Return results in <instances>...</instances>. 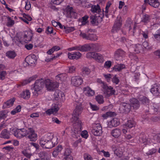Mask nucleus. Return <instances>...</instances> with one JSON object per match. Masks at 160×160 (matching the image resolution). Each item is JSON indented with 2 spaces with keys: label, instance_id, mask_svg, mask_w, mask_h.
<instances>
[{
  "label": "nucleus",
  "instance_id": "nucleus-53",
  "mask_svg": "<svg viewBox=\"0 0 160 160\" xmlns=\"http://www.w3.org/2000/svg\"><path fill=\"white\" fill-rule=\"evenodd\" d=\"M112 62L110 61H106L104 64V67L107 69H108L110 68L111 66Z\"/></svg>",
  "mask_w": 160,
  "mask_h": 160
},
{
  "label": "nucleus",
  "instance_id": "nucleus-20",
  "mask_svg": "<svg viewBox=\"0 0 160 160\" xmlns=\"http://www.w3.org/2000/svg\"><path fill=\"white\" fill-rule=\"evenodd\" d=\"M125 52L122 50L118 49L115 53V58L117 60H121L124 56Z\"/></svg>",
  "mask_w": 160,
  "mask_h": 160
},
{
  "label": "nucleus",
  "instance_id": "nucleus-26",
  "mask_svg": "<svg viewBox=\"0 0 160 160\" xmlns=\"http://www.w3.org/2000/svg\"><path fill=\"white\" fill-rule=\"evenodd\" d=\"M31 92L28 90L23 91L20 94L21 97L25 99H28L30 96Z\"/></svg>",
  "mask_w": 160,
  "mask_h": 160
},
{
  "label": "nucleus",
  "instance_id": "nucleus-38",
  "mask_svg": "<svg viewBox=\"0 0 160 160\" xmlns=\"http://www.w3.org/2000/svg\"><path fill=\"white\" fill-rule=\"evenodd\" d=\"M28 59V63L31 64H35L36 62L37 59L36 56L34 55L32 56L31 57L27 58Z\"/></svg>",
  "mask_w": 160,
  "mask_h": 160
},
{
  "label": "nucleus",
  "instance_id": "nucleus-59",
  "mask_svg": "<svg viewBox=\"0 0 160 160\" xmlns=\"http://www.w3.org/2000/svg\"><path fill=\"white\" fill-rule=\"evenodd\" d=\"M6 116V112L5 111L0 112V120L5 118Z\"/></svg>",
  "mask_w": 160,
  "mask_h": 160
},
{
  "label": "nucleus",
  "instance_id": "nucleus-15",
  "mask_svg": "<svg viewBox=\"0 0 160 160\" xmlns=\"http://www.w3.org/2000/svg\"><path fill=\"white\" fill-rule=\"evenodd\" d=\"M80 35L84 38L92 41H96L98 39V37L96 35L94 34H89L88 35L84 33H81Z\"/></svg>",
  "mask_w": 160,
  "mask_h": 160
},
{
  "label": "nucleus",
  "instance_id": "nucleus-14",
  "mask_svg": "<svg viewBox=\"0 0 160 160\" xmlns=\"http://www.w3.org/2000/svg\"><path fill=\"white\" fill-rule=\"evenodd\" d=\"M59 138V136L57 135L54 136L53 134V138L51 139V142H49L48 145L47 146H48V149L52 148L58 143Z\"/></svg>",
  "mask_w": 160,
  "mask_h": 160
},
{
  "label": "nucleus",
  "instance_id": "nucleus-35",
  "mask_svg": "<svg viewBox=\"0 0 160 160\" xmlns=\"http://www.w3.org/2000/svg\"><path fill=\"white\" fill-rule=\"evenodd\" d=\"M113 150L114 152V154L118 157H121L122 155V151L120 148H117L116 149L113 148Z\"/></svg>",
  "mask_w": 160,
  "mask_h": 160
},
{
  "label": "nucleus",
  "instance_id": "nucleus-3",
  "mask_svg": "<svg viewBox=\"0 0 160 160\" xmlns=\"http://www.w3.org/2000/svg\"><path fill=\"white\" fill-rule=\"evenodd\" d=\"M82 110V108L81 106H77L72 115V120L77 122L78 128L80 127L81 123V121L79 120V116L81 114Z\"/></svg>",
  "mask_w": 160,
  "mask_h": 160
},
{
  "label": "nucleus",
  "instance_id": "nucleus-19",
  "mask_svg": "<svg viewBox=\"0 0 160 160\" xmlns=\"http://www.w3.org/2000/svg\"><path fill=\"white\" fill-rule=\"evenodd\" d=\"M39 156L41 160H51V154L46 152H41L39 153Z\"/></svg>",
  "mask_w": 160,
  "mask_h": 160
},
{
  "label": "nucleus",
  "instance_id": "nucleus-11",
  "mask_svg": "<svg viewBox=\"0 0 160 160\" xmlns=\"http://www.w3.org/2000/svg\"><path fill=\"white\" fill-rule=\"evenodd\" d=\"M54 98L56 100L63 101L64 99V93L59 90H56L54 95Z\"/></svg>",
  "mask_w": 160,
  "mask_h": 160
},
{
  "label": "nucleus",
  "instance_id": "nucleus-22",
  "mask_svg": "<svg viewBox=\"0 0 160 160\" xmlns=\"http://www.w3.org/2000/svg\"><path fill=\"white\" fill-rule=\"evenodd\" d=\"M108 87L110 90H109L108 88H103L104 94H105L106 97H107L114 94L115 93V91L113 89L112 87L111 86H108Z\"/></svg>",
  "mask_w": 160,
  "mask_h": 160
},
{
  "label": "nucleus",
  "instance_id": "nucleus-13",
  "mask_svg": "<svg viewBox=\"0 0 160 160\" xmlns=\"http://www.w3.org/2000/svg\"><path fill=\"white\" fill-rule=\"evenodd\" d=\"M122 21L120 17L117 18L112 29V32H114L120 29L122 24Z\"/></svg>",
  "mask_w": 160,
  "mask_h": 160
},
{
  "label": "nucleus",
  "instance_id": "nucleus-10",
  "mask_svg": "<svg viewBox=\"0 0 160 160\" xmlns=\"http://www.w3.org/2000/svg\"><path fill=\"white\" fill-rule=\"evenodd\" d=\"M92 133L96 136H100L102 134V128L100 124H95L92 131Z\"/></svg>",
  "mask_w": 160,
  "mask_h": 160
},
{
  "label": "nucleus",
  "instance_id": "nucleus-2",
  "mask_svg": "<svg viewBox=\"0 0 160 160\" xmlns=\"http://www.w3.org/2000/svg\"><path fill=\"white\" fill-rule=\"evenodd\" d=\"M44 80L41 79L36 81L32 89L33 93L35 96H37L44 86Z\"/></svg>",
  "mask_w": 160,
  "mask_h": 160
},
{
  "label": "nucleus",
  "instance_id": "nucleus-50",
  "mask_svg": "<svg viewBox=\"0 0 160 160\" xmlns=\"http://www.w3.org/2000/svg\"><path fill=\"white\" fill-rule=\"evenodd\" d=\"M134 47L135 48L134 51L136 53H138L140 52L142 47L140 45H134Z\"/></svg>",
  "mask_w": 160,
  "mask_h": 160
},
{
  "label": "nucleus",
  "instance_id": "nucleus-33",
  "mask_svg": "<svg viewBox=\"0 0 160 160\" xmlns=\"http://www.w3.org/2000/svg\"><path fill=\"white\" fill-rule=\"evenodd\" d=\"M125 68V66L123 64H118L114 66L113 68V69L115 71H120Z\"/></svg>",
  "mask_w": 160,
  "mask_h": 160
},
{
  "label": "nucleus",
  "instance_id": "nucleus-17",
  "mask_svg": "<svg viewBox=\"0 0 160 160\" xmlns=\"http://www.w3.org/2000/svg\"><path fill=\"white\" fill-rule=\"evenodd\" d=\"M32 31L28 30L25 32L23 37L24 40L26 43L31 40L32 37Z\"/></svg>",
  "mask_w": 160,
  "mask_h": 160
},
{
  "label": "nucleus",
  "instance_id": "nucleus-12",
  "mask_svg": "<svg viewBox=\"0 0 160 160\" xmlns=\"http://www.w3.org/2000/svg\"><path fill=\"white\" fill-rule=\"evenodd\" d=\"M28 132L27 135L31 141H34L37 139V135L35 133L34 131L31 128H28Z\"/></svg>",
  "mask_w": 160,
  "mask_h": 160
},
{
  "label": "nucleus",
  "instance_id": "nucleus-23",
  "mask_svg": "<svg viewBox=\"0 0 160 160\" xmlns=\"http://www.w3.org/2000/svg\"><path fill=\"white\" fill-rule=\"evenodd\" d=\"M83 90L85 94L88 96H93L95 94L94 91L88 87L83 88Z\"/></svg>",
  "mask_w": 160,
  "mask_h": 160
},
{
  "label": "nucleus",
  "instance_id": "nucleus-9",
  "mask_svg": "<svg viewBox=\"0 0 160 160\" xmlns=\"http://www.w3.org/2000/svg\"><path fill=\"white\" fill-rule=\"evenodd\" d=\"M83 82V80L79 76H74L72 77L71 80V84L74 86H78L81 85Z\"/></svg>",
  "mask_w": 160,
  "mask_h": 160
},
{
  "label": "nucleus",
  "instance_id": "nucleus-36",
  "mask_svg": "<svg viewBox=\"0 0 160 160\" xmlns=\"http://www.w3.org/2000/svg\"><path fill=\"white\" fill-rule=\"evenodd\" d=\"M0 137L3 138L8 139L9 138V133L6 129L3 130L1 134Z\"/></svg>",
  "mask_w": 160,
  "mask_h": 160
},
{
  "label": "nucleus",
  "instance_id": "nucleus-55",
  "mask_svg": "<svg viewBox=\"0 0 160 160\" xmlns=\"http://www.w3.org/2000/svg\"><path fill=\"white\" fill-rule=\"evenodd\" d=\"M154 36L156 40L160 41V29L157 31L156 34L154 35Z\"/></svg>",
  "mask_w": 160,
  "mask_h": 160
},
{
  "label": "nucleus",
  "instance_id": "nucleus-29",
  "mask_svg": "<svg viewBox=\"0 0 160 160\" xmlns=\"http://www.w3.org/2000/svg\"><path fill=\"white\" fill-rule=\"evenodd\" d=\"M63 156L62 160H70V149L69 147L66 148Z\"/></svg>",
  "mask_w": 160,
  "mask_h": 160
},
{
  "label": "nucleus",
  "instance_id": "nucleus-5",
  "mask_svg": "<svg viewBox=\"0 0 160 160\" xmlns=\"http://www.w3.org/2000/svg\"><path fill=\"white\" fill-rule=\"evenodd\" d=\"M46 87L48 91H53L59 87L58 83L48 79L44 81Z\"/></svg>",
  "mask_w": 160,
  "mask_h": 160
},
{
  "label": "nucleus",
  "instance_id": "nucleus-4",
  "mask_svg": "<svg viewBox=\"0 0 160 160\" xmlns=\"http://www.w3.org/2000/svg\"><path fill=\"white\" fill-rule=\"evenodd\" d=\"M96 48V45L93 44H91L89 45L86 44L82 46H80L78 47H73L71 48V51L75 50H77L81 52H85L91 49H95Z\"/></svg>",
  "mask_w": 160,
  "mask_h": 160
},
{
  "label": "nucleus",
  "instance_id": "nucleus-24",
  "mask_svg": "<svg viewBox=\"0 0 160 160\" xmlns=\"http://www.w3.org/2000/svg\"><path fill=\"white\" fill-rule=\"evenodd\" d=\"M150 91L154 96H158L160 95V86H155L152 88Z\"/></svg>",
  "mask_w": 160,
  "mask_h": 160
},
{
  "label": "nucleus",
  "instance_id": "nucleus-18",
  "mask_svg": "<svg viewBox=\"0 0 160 160\" xmlns=\"http://www.w3.org/2000/svg\"><path fill=\"white\" fill-rule=\"evenodd\" d=\"M120 124L119 119L115 118L108 122V127L112 128L113 127H117Z\"/></svg>",
  "mask_w": 160,
  "mask_h": 160
},
{
  "label": "nucleus",
  "instance_id": "nucleus-32",
  "mask_svg": "<svg viewBox=\"0 0 160 160\" xmlns=\"http://www.w3.org/2000/svg\"><path fill=\"white\" fill-rule=\"evenodd\" d=\"M23 17L20 18V19L27 24H28V21H31L32 20V18L30 16L25 13L23 14Z\"/></svg>",
  "mask_w": 160,
  "mask_h": 160
},
{
  "label": "nucleus",
  "instance_id": "nucleus-61",
  "mask_svg": "<svg viewBox=\"0 0 160 160\" xmlns=\"http://www.w3.org/2000/svg\"><path fill=\"white\" fill-rule=\"evenodd\" d=\"M84 157L85 160H92V158L91 156L87 153L84 154Z\"/></svg>",
  "mask_w": 160,
  "mask_h": 160
},
{
  "label": "nucleus",
  "instance_id": "nucleus-46",
  "mask_svg": "<svg viewBox=\"0 0 160 160\" xmlns=\"http://www.w3.org/2000/svg\"><path fill=\"white\" fill-rule=\"evenodd\" d=\"M66 76L65 74H61L57 76L56 77V78L58 81H62L65 79Z\"/></svg>",
  "mask_w": 160,
  "mask_h": 160
},
{
  "label": "nucleus",
  "instance_id": "nucleus-56",
  "mask_svg": "<svg viewBox=\"0 0 160 160\" xmlns=\"http://www.w3.org/2000/svg\"><path fill=\"white\" fill-rule=\"evenodd\" d=\"M140 99L143 104H147L149 102L148 99L145 97H142L140 98Z\"/></svg>",
  "mask_w": 160,
  "mask_h": 160
},
{
  "label": "nucleus",
  "instance_id": "nucleus-52",
  "mask_svg": "<svg viewBox=\"0 0 160 160\" xmlns=\"http://www.w3.org/2000/svg\"><path fill=\"white\" fill-rule=\"evenodd\" d=\"M7 75L6 72L4 71H0V79L4 80L6 78Z\"/></svg>",
  "mask_w": 160,
  "mask_h": 160
},
{
  "label": "nucleus",
  "instance_id": "nucleus-49",
  "mask_svg": "<svg viewBox=\"0 0 160 160\" xmlns=\"http://www.w3.org/2000/svg\"><path fill=\"white\" fill-rule=\"evenodd\" d=\"M97 82L101 84V86L103 88H108L109 90H110L108 87V86L104 82H103L100 79H97Z\"/></svg>",
  "mask_w": 160,
  "mask_h": 160
},
{
  "label": "nucleus",
  "instance_id": "nucleus-40",
  "mask_svg": "<svg viewBox=\"0 0 160 160\" xmlns=\"http://www.w3.org/2000/svg\"><path fill=\"white\" fill-rule=\"evenodd\" d=\"M114 114L115 113L114 112H107L105 113L102 114V117L104 119H106L109 117L114 116Z\"/></svg>",
  "mask_w": 160,
  "mask_h": 160
},
{
  "label": "nucleus",
  "instance_id": "nucleus-31",
  "mask_svg": "<svg viewBox=\"0 0 160 160\" xmlns=\"http://www.w3.org/2000/svg\"><path fill=\"white\" fill-rule=\"evenodd\" d=\"M88 17L85 15L80 19L79 20L78 23L79 25H84L87 23L88 22Z\"/></svg>",
  "mask_w": 160,
  "mask_h": 160
},
{
  "label": "nucleus",
  "instance_id": "nucleus-51",
  "mask_svg": "<svg viewBox=\"0 0 160 160\" xmlns=\"http://www.w3.org/2000/svg\"><path fill=\"white\" fill-rule=\"evenodd\" d=\"M81 135L82 138L86 139H87L89 136L88 132L86 130L82 131L81 132Z\"/></svg>",
  "mask_w": 160,
  "mask_h": 160
},
{
  "label": "nucleus",
  "instance_id": "nucleus-54",
  "mask_svg": "<svg viewBox=\"0 0 160 160\" xmlns=\"http://www.w3.org/2000/svg\"><path fill=\"white\" fill-rule=\"evenodd\" d=\"M22 154L25 157L28 158H30L32 156V154L28 153L26 150H24L22 151Z\"/></svg>",
  "mask_w": 160,
  "mask_h": 160
},
{
  "label": "nucleus",
  "instance_id": "nucleus-39",
  "mask_svg": "<svg viewBox=\"0 0 160 160\" xmlns=\"http://www.w3.org/2000/svg\"><path fill=\"white\" fill-rule=\"evenodd\" d=\"M81 54L79 52L71 53V59H78L81 57Z\"/></svg>",
  "mask_w": 160,
  "mask_h": 160
},
{
  "label": "nucleus",
  "instance_id": "nucleus-21",
  "mask_svg": "<svg viewBox=\"0 0 160 160\" xmlns=\"http://www.w3.org/2000/svg\"><path fill=\"white\" fill-rule=\"evenodd\" d=\"M49 142L43 136L40 139L39 143L41 146L43 148L48 149V146Z\"/></svg>",
  "mask_w": 160,
  "mask_h": 160
},
{
  "label": "nucleus",
  "instance_id": "nucleus-16",
  "mask_svg": "<svg viewBox=\"0 0 160 160\" xmlns=\"http://www.w3.org/2000/svg\"><path fill=\"white\" fill-rule=\"evenodd\" d=\"M59 109V107L57 104H53L52 105L51 108L47 110L46 111V114L48 115L54 114L57 112Z\"/></svg>",
  "mask_w": 160,
  "mask_h": 160
},
{
  "label": "nucleus",
  "instance_id": "nucleus-37",
  "mask_svg": "<svg viewBox=\"0 0 160 160\" xmlns=\"http://www.w3.org/2000/svg\"><path fill=\"white\" fill-rule=\"evenodd\" d=\"M90 72V69L86 67H83L82 69V74L83 76L88 75Z\"/></svg>",
  "mask_w": 160,
  "mask_h": 160
},
{
  "label": "nucleus",
  "instance_id": "nucleus-42",
  "mask_svg": "<svg viewBox=\"0 0 160 160\" xmlns=\"http://www.w3.org/2000/svg\"><path fill=\"white\" fill-rule=\"evenodd\" d=\"M63 13L67 17H69L70 15V7L69 6H68L64 9Z\"/></svg>",
  "mask_w": 160,
  "mask_h": 160
},
{
  "label": "nucleus",
  "instance_id": "nucleus-27",
  "mask_svg": "<svg viewBox=\"0 0 160 160\" xmlns=\"http://www.w3.org/2000/svg\"><path fill=\"white\" fill-rule=\"evenodd\" d=\"M111 134L113 137L117 138L121 136V130L118 128H116L112 131Z\"/></svg>",
  "mask_w": 160,
  "mask_h": 160
},
{
  "label": "nucleus",
  "instance_id": "nucleus-28",
  "mask_svg": "<svg viewBox=\"0 0 160 160\" xmlns=\"http://www.w3.org/2000/svg\"><path fill=\"white\" fill-rule=\"evenodd\" d=\"M15 99L14 98L10 99L5 102L3 106V108H9L12 106L14 103Z\"/></svg>",
  "mask_w": 160,
  "mask_h": 160
},
{
  "label": "nucleus",
  "instance_id": "nucleus-34",
  "mask_svg": "<svg viewBox=\"0 0 160 160\" xmlns=\"http://www.w3.org/2000/svg\"><path fill=\"white\" fill-rule=\"evenodd\" d=\"M147 3H148L151 6L156 8L158 7L159 5V2L158 0H150Z\"/></svg>",
  "mask_w": 160,
  "mask_h": 160
},
{
  "label": "nucleus",
  "instance_id": "nucleus-64",
  "mask_svg": "<svg viewBox=\"0 0 160 160\" xmlns=\"http://www.w3.org/2000/svg\"><path fill=\"white\" fill-rule=\"evenodd\" d=\"M91 108L93 111H96L99 109V108L96 105L92 104L91 103H90Z\"/></svg>",
  "mask_w": 160,
  "mask_h": 160
},
{
  "label": "nucleus",
  "instance_id": "nucleus-25",
  "mask_svg": "<svg viewBox=\"0 0 160 160\" xmlns=\"http://www.w3.org/2000/svg\"><path fill=\"white\" fill-rule=\"evenodd\" d=\"M102 17L100 16L98 14H97L96 16H92L91 17V22L92 24H94L96 23H98L99 21H101L102 20Z\"/></svg>",
  "mask_w": 160,
  "mask_h": 160
},
{
  "label": "nucleus",
  "instance_id": "nucleus-1",
  "mask_svg": "<svg viewBox=\"0 0 160 160\" xmlns=\"http://www.w3.org/2000/svg\"><path fill=\"white\" fill-rule=\"evenodd\" d=\"M130 105L127 103H123L120 105L119 108L121 112H128L129 111L132 107L134 109H136L139 107V104L138 101L135 98H132L130 100Z\"/></svg>",
  "mask_w": 160,
  "mask_h": 160
},
{
  "label": "nucleus",
  "instance_id": "nucleus-48",
  "mask_svg": "<svg viewBox=\"0 0 160 160\" xmlns=\"http://www.w3.org/2000/svg\"><path fill=\"white\" fill-rule=\"evenodd\" d=\"M149 21V17L148 15H146L144 16L142 19V22L145 24L148 23Z\"/></svg>",
  "mask_w": 160,
  "mask_h": 160
},
{
  "label": "nucleus",
  "instance_id": "nucleus-62",
  "mask_svg": "<svg viewBox=\"0 0 160 160\" xmlns=\"http://www.w3.org/2000/svg\"><path fill=\"white\" fill-rule=\"evenodd\" d=\"M63 1V0H51V2L53 4L57 5H59Z\"/></svg>",
  "mask_w": 160,
  "mask_h": 160
},
{
  "label": "nucleus",
  "instance_id": "nucleus-63",
  "mask_svg": "<svg viewBox=\"0 0 160 160\" xmlns=\"http://www.w3.org/2000/svg\"><path fill=\"white\" fill-rule=\"evenodd\" d=\"M72 8L71 7V17L76 18L77 16V13L72 10Z\"/></svg>",
  "mask_w": 160,
  "mask_h": 160
},
{
  "label": "nucleus",
  "instance_id": "nucleus-58",
  "mask_svg": "<svg viewBox=\"0 0 160 160\" xmlns=\"http://www.w3.org/2000/svg\"><path fill=\"white\" fill-rule=\"evenodd\" d=\"M31 7V5L30 2L27 1L25 2V8L26 10H29L30 9Z\"/></svg>",
  "mask_w": 160,
  "mask_h": 160
},
{
  "label": "nucleus",
  "instance_id": "nucleus-43",
  "mask_svg": "<svg viewBox=\"0 0 160 160\" xmlns=\"http://www.w3.org/2000/svg\"><path fill=\"white\" fill-rule=\"evenodd\" d=\"M92 11L94 12H99L100 10L99 5H93L92 7Z\"/></svg>",
  "mask_w": 160,
  "mask_h": 160
},
{
  "label": "nucleus",
  "instance_id": "nucleus-47",
  "mask_svg": "<svg viewBox=\"0 0 160 160\" xmlns=\"http://www.w3.org/2000/svg\"><path fill=\"white\" fill-rule=\"evenodd\" d=\"M48 142H51V139L53 138V133H48L44 135Z\"/></svg>",
  "mask_w": 160,
  "mask_h": 160
},
{
  "label": "nucleus",
  "instance_id": "nucleus-8",
  "mask_svg": "<svg viewBox=\"0 0 160 160\" xmlns=\"http://www.w3.org/2000/svg\"><path fill=\"white\" fill-rule=\"evenodd\" d=\"M136 123L133 120H129L127 121V122L124 125H123V128L122 131L124 134L126 133L128 131V129L131 128L135 126Z\"/></svg>",
  "mask_w": 160,
  "mask_h": 160
},
{
  "label": "nucleus",
  "instance_id": "nucleus-45",
  "mask_svg": "<svg viewBox=\"0 0 160 160\" xmlns=\"http://www.w3.org/2000/svg\"><path fill=\"white\" fill-rule=\"evenodd\" d=\"M96 99L98 103H102L104 102L103 97L102 95H98L96 97Z\"/></svg>",
  "mask_w": 160,
  "mask_h": 160
},
{
  "label": "nucleus",
  "instance_id": "nucleus-41",
  "mask_svg": "<svg viewBox=\"0 0 160 160\" xmlns=\"http://www.w3.org/2000/svg\"><path fill=\"white\" fill-rule=\"evenodd\" d=\"M6 56L10 58H13L16 56V54L14 52L9 51L8 52L6 53Z\"/></svg>",
  "mask_w": 160,
  "mask_h": 160
},
{
  "label": "nucleus",
  "instance_id": "nucleus-44",
  "mask_svg": "<svg viewBox=\"0 0 160 160\" xmlns=\"http://www.w3.org/2000/svg\"><path fill=\"white\" fill-rule=\"evenodd\" d=\"M14 24V21L11 19L10 18L8 17L7 22V26L8 27H12Z\"/></svg>",
  "mask_w": 160,
  "mask_h": 160
},
{
  "label": "nucleus",
  "instance_id": "nucleus-7",
  "mask_svg": "<svg viewBox=\"0 0 160 160\" xmlns=\"http://www.w3.org/2000/svg\"><path fill=\"white\" fill-rule=\"evenodd\" d=\"M28 131V128L26 129L25 128L17 129L14 130V135L15 137L19 138L27 135Z\"/></svg>",
  "mask_w": 160,
  "mask_h": 160
},
{
  "label": "nucleus",
  "instance_id": "nucleus-60",
  "mask_svg": "<svg viewBox=\"0 0 160 160\" xmlns=\"http://www.w3.org/2000/svg\"><path fill=\"white\" fill-rule=\"evenodd\" d=\"M104 77L108 82H109L111 81V78L112 77L111 74H107L103 75Z\"/></svg>",
  "mask_w": 160,
  "mask_h": 160
},
{
  "label": "nucleus",
  "instance_id": "nucleus-57",
  "mask_svg": "<svg viewBox=\"0 0 160 160\" xmlns=\"http://www.w3.org/2000/svg\"><path fill=\"white\" fill-rule=\"evenodd\" d=\"M30 117L32 118L35 119L39 116V112H35L31 114L30 116Z\"/></svg>",
  "mask_w": 160,
  "mask_h": 160
},
{
  "label": "nucleus",
  "instance_id": "nucleus-30",
  "mask_svg": "<svg viewBox=\"0 0 160 160\" xmlns=\"http://www.w3.org/2000/svg\"><path fill=\"white\" fill-rule=\"evenodd\" d=\"M36 78V76H33L28 79H26L24 80L22 82H21V86H23L35 80Z\"/></svg>",
  "mask_w": 160,
  "mask_h": 160
},
{
  "label": "nucleus",
  "instance_id": "nucleus-6",
  "mask_svg": "<svg viewBox=\"0 0 160 160\" xmlns=\"http://www.w3.org/2000/svg\"><path fill=\"white\" fill-rule=\"evenodd\" d=\"M86 56L88 58H93L99 63H102L104 61L103 57L101 54L95 52L88 53Z\"/></svg>",
  "mask_w": 160,
  "mask_h": 160
}]
</instances>
